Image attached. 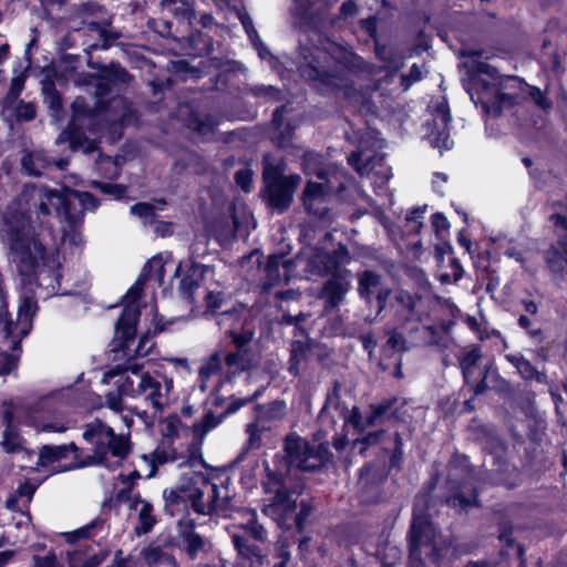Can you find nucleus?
I'll use <instances>...</instances> for the list:
<instances>
[{"mask_svg": "<svg viewBox=\"0 0 567 567\" xmlns=\"http://www.w3.org/2000/svg\"><path fill=\"white\" fill-rule=\"evenodd\" d=\"M41 188L25 189L18 199L24 203L30 197L34 202V209L16 213L9 207L6 223L8 226V248L10 260L16 265L23 282L38 287L45 286L52 291L59 285L61 261L58 247L52 240V230L47 226L45 218L39 209L38 193Z\"/></svg>", "mask_w": 567, "mask_h": 567, "instance_id": "1", "label": "nucleus"}, {"mask_svg": "<svg viewBox=\"0 0 567 567\" xmlns=\"http://www.w3.org/2000/svg\"><path fill=\"white\" fill-rule=\"evenodd\" d=\"M209 486L207 477L196 471L185 473L177 487L164 491L167 505H178L189 501L192 508L200 515L228 516L233 509L231 498L226 486H210V495L207 502L203 501L205 488Z\"/></svg>", "mask_w": 567, "mask_h": 567, "instance_id": "2", "label": "nucleus"}, {"mask_svg": "<svg viewBox=\"0 0 567 567\" xmlns=\"http://www.w3.org/2000/svg\"><path fill=\"white\" fill-rule=\"evenodd\" d=\"M379 310L388 309L398 328L412 337L413 346L436 344V328L422 326L421 313L416 309L420 298L409 291L398 288L379 290L377 295Z\"/></svg>", "mask_w": 567, "mask_h": 567, "instance_id": "3", "label": "nucleus"}, {"mask_svg": "<svg viewBox=\"0 0 567 567\" xmlns=\"http://www.w3.org/2000/svg\"><path fill=\"white\" fill-rule=\"evenodd\" d=\"M124 379L121 391L132 399H142L152 406L154 414H161L172 402L174 382L161 372L145 371L142 364L127 361L121 369Z\"/></svg>", "mask_w": 567, "mask_h": 567, "instance_id": "4", "label": "nucleus"}, {"mask_svg": "<svg viewBox=\"0 0 567 567\" xmlns=\"http://www.w3.org/2000/svg\"><path fill=\"white\" fill-rule=\"evenodd\" d=\"M305 59L307 63L300 68L303 78L333 86H338L337 79L344 70L357 71L364 66L359 55L331 41H327L323 49H313Z\"/></svg>", "mask_w": 567, "mask_h": 567, "instance_id": "5", "label": "nucleus"}, {"mask_svg": "<svg viewBox=\"0 0 567 567\" xmlns=\"http://www.w3.org/2000/svg\"><path fill=\"white\" fill-rule=\"evenodd\" d=\"M477 71L491 80L474 79L467 89L471 100L475 105L480 104L485 113L498 115L504 105H512L515 102L522 83L517 76L498 74L497 70L487 63H480Z\"/></svg>", "mask_w": 567, "mask_h": 567, "instance_id": "6", "label": "nucleus"}, {"mask_svg": "<svg viewBox=\"0 0 567 567\" xmlns=\"http://www.w3.org/2000/svg\"><path fill=\"white\" fill-rule=\"evenodd\" d=\"M264 467L266 478L262 485L266 493L272 496L262 512L279 525H285L297 508L296 498H293L297 494V485H293L292 477H289V465L282 457L277 456L271 463L264 462Z\"/></svg>", "mask_w": 567, "mask_h": 567, "instance_id": "7", "label": "nucleus"}, {"mask_svg": "<svg viewBox=\"0 0 567 567\" xmlns=\"http://www.w3.org/2000/svg\"><path fill=\"white\" fill-rule=\"evenodd\" d=\"M83 439L92 445V453H84L80 466L118 465L130 453L128 435L115 434L114 430L96 419L84 426Z\"/></svg>", "mask_w": 567, "mask_h": 567, "instance_id": "8", "label": "nucleus"}, {"mask_svg": "<svg viewBox=\"0 0 567 567\" xmlns=\"http://www.w3.org/2000/svg\"><path fill=\"white\" fill-rule=\"evenodd\" d=\"M450 549L447 540L424 516L414 515L410 535L412 567L439 566Z\"/></svg>", "mask_w": 567, "mask_h": 567, "instance_id": "9", "label": "nucleus"}, {"mask_svg": "<svg viewBox=\"0 0 567 567\" xmlns=\"http://www.w3.org/2000/svg\"><path fill=\"white\" fill-rule=\"evenodd\" d=\"M165 274V267L162 257H153L143 268L135 285L124 296V310L116 322V332L121 333L125 341H128L135 334L138 308L135 305L141 296L142 287L147 280H155L162 285Z\"/></svg>", "mask_w": 567, "mask_h": 567, "instance_id": "10", "label": "nucleus"}, {"mask_svg": "<svg viewBox=\"0 0 567 567\" xmlns=\"http://www.w3.org/2000/svg\"><path fill=\"white\" fill-rule=\"evenodd\" d=\"M285 455L282 457L289 465V477H292L291 467L311 472L323 467L330 460L328 445L324 443L309 444L305 439L292 433L287 435L284 444Z\"/></svg>", "mask_w": 567, "mask_h": 567, "instance_id": "11", "label": "nucleus"}, {"mask_svg": "<svg viewBox=\"0 0 567 567\" xmlns=\"http://www.w3.org/2000/svg\"><path fill=\"white\" fill-rule=\"evenodd\" d=\"M72 111L71 122L68 128L60 134L56 143L69 142L72 151L82 150L84 153H91L96 148V142L86 137L84 130L95 131V125L103 114L87 107L82 97H76L73 101Z\"/></svg>", "mask_w": 567, "mask_h": 567, "instance_id": "12", "label": "nucleus"}, {"mask_svg": "<svg viewBox=\"0 0 567 567\" xmlns=\"http://www.w3.org/2000/svg\"><path fill=\"white\" fill-rule=\"evenodd\" d=\"M37 311V298L31 289H25L21 296L16 321L3 318V313L0 312L1 349L11 352H16L20 349L21 340L27 337L32 329V322Z\"/></svg>", "mask_w": 567, "mask_h": 567, "instance_id": "13", "label": "nucleus"}, {"mask_svg": "<svg viewBox=\"0 0 567 567\" xmlns=\"http://www.w3.org/2000/svg\"><path fill=\"white\" fill-rule=\"evenodd\" d=\"M284 168L265 164L264 181L266 185V197L269 205L278 212H285L292 202L295 190L301 182L297 174L282 175Z\"/></svg>", "mask_w": 567, "mask_h": 567, "instance_id": "14", "label": "nucleus"}, {"mask_svg": "<svg viewBox=\"0 0 567 567\" xmlns=\"http://www.w3.org/2000/svg\"><path fill=\"white\" fill-rule=\"evenodd\" d=\"M39 209L44 216H50L53 210L59 215L63 214L68 219L72 216L69 206L72 199H78L83 209H94L97 206L96 199L86 192H78L69 188L62 190L41 187L38 193Z\"/></svg>", "mask_w": 567, "mask_h": 567, "instance_id": "15", "label": "nucleus"}, {"mask_svg": "<svg viewBox=\"0 0 567 567\" xmlns=\"http://www.w3.org/2000/svg\"><path fill=\"white\" fill-rule=\"evenodd\" d=\"M306 271L311 275L327 276L340 270V267L348 262L349 256L346 247L341 246L332 254H328L321 249L309 247L303 250Z\"/></svg>", "mask_w": 567, "mask_h": 567, "instance_id": "16", "label": "nucleus"}, {"mask_svg": "<svg viewBox=\"0 0 567 567\" xmlns=\"http://www.w3.org/2000/svg\"><path fill=\"white\" fill-rule=\"evenodd\" d=\"M115 377H118L115 382L117 384V390L107 392L104 395V403L101 406H104L112 411L114 414L120 415L127 430H130L133 425V411L124 403V398H128L127 394H124L121 391V381L124 379L122 370L114 368L106 371L103 374L102 381L104 383H110V381Z\"/></svg>", "mask_w": 567, "mask_h": 567, "instance_id": "17", "label": "nucleus"}, {"mask_svg": "<svg viewBox=\"0 0 567 567\" xmlns=\"http://www.w3.org/2000/svg\"><path fill=\"white\" fill-rule=\"evenodd\" d=\"M331 188L326 183L308 182L303 189L305 209L321 219L328 218V198Z\"/></svg>", "mask_w": 567, "mask_h": 567, "instance_id": "18", "label": "nucleus"}, {"mask_svg": "<svg viewBox=\"0 0 567 567\" xmlns=\"http://www.w3.org/2000/svg\"><path fill=\"white\" fill-rule=\"evenodd\" d=\"M72 456L73 465L71 467H81L80 461L82 457V450L74 443L64 445H43L40 449L37 465L40 467L54 466L55 463Z\"/></svg>", "mask_w": 567, "mask_h": 567, "instance_id": "19", "label": "nucleus"}, {"mask_svg": "<svg viewBox=\"0 0 567 567\" xmlns=\"http://www.w3.org/2000/svg\"><path fill=\"white\" fill-rule=\"evenodd\" d=\"M221 423V417L215 416L212 412H208L204 415V417L196 422L193 425V433L196 440L188 452V463L192 467H197L198 465L205 466V461L200 452L202 443L205 436L215 427H217Z\"/></svg>", "mask_w": 567, "mask_h": 567, "instance_id": "20", "label": "nucleus"}, {"mask_svg": "<svg viewBox=\"0 0 567 567\" xmlns=\"http://www.w3.org/2000/svg\"><path fill=\"white\" fill-rule=\"evenodd\" d=\"M400 403L398 398L386 399L378 404L370 405L368 413V421L365 424L372 426L384 424L386 421L394 419L400 422H405L406 411L403 409V403Z\"/></svg>", "mask_w": 567, "mask_h": 567, "instance_id": "21", "label": "nucleus"}, {"mask_svg": "<svg viewBox=\"0 0 567 567\" xmlns=\"http://www.w3.org/2000/svg\"><path fill=\"white\" fill-rule=\"evenodd\" d=\"M350 288V272L340 269L332 274V278L324 284L322 295L330 307H337Z\"/></svg>", "mask_w": 567, "mask_h": 567, "instance_id": "22", "label": "nucleus"}, {"mask_svg": "<svg viewBox=\"0 0 567 567\" xmlns=\"http://www.w3.org/2000/svg\"><path fill=\"white\" fill-rule=\"evenodd\" d=\"M452 117L450 114V110L446 103H440L434 112V123L442 128L436 133L432 132L430 135L431 143L434 147L440 150H450L452 147L453 142L450 138V134L447 131V126L451 122Z\"/></svg>", "mask_w": 567, "mask_h": 567, "instance_id": "23", "label": "nucleus"}, {"mask_svg": "<svg viewBox=\"0 0 567 567\" xmlns=\"http://www.w3.org/2000/svg\"><path fill=\"white\" fill-rule=\"evenodd\" d=\"M340 388V383L336 382L332 391L328 394L320 414L322 420L329 419L332 423L338 421L347 423L349 409L341 399Z\"/></svg>", "mask_w": 567, "mask_h": 567, "instance_id": "24", "label": "nucleus"}, {"mask_svg": "<svg viewBox=\"0 0 567 567\" xmlns=\"http://www.w3.org/2000/svg\"><path fill=\"white\" fill-rule=\"evenodd\" d=\"M210 272V268L193 264L181 279L179 291L182 296L189 301H194L195 291L199 288L200 281Z\"/></svg>", "mask_w": 567, "mask_h": 567, "instance_id": "25", "label": "nucleus"}, {"mask_svg": "<svg viewBox=\"0 0 567 567\" xmlns=\"http://www.w3.org/2000/svg\"><path fill=\"white\" fill-rule=\"evenodd\" d=\"M311 348L308 342L293 341L290 347V359L288 370L292 375L301 374L308 364Z\"/></svg>", "mask_w": 567, "mask_h": 567, "instance_id": "26", "label": "nucleus"}, {"mask_svg": "<svg viewBox=\"0 0 567 567\" xmlns=\"http://www.w3.org/2000/svg\"><path fill=\"white\" fill-rule=\"evenodd\" d=\"M104 559L103 555L91 554L87 546H80L68 553L70 567H97Z\"/></svg>", "mask_w": 567, "mask_h": 567, "instance_id": "27", "label": "nucleus"}, {"mask_svg": "<svg viewBox=\"0 0 567 567\" xmlns=\"http://www.w3.org/2000/svg\"><path fill=\"white\" fill-rule=\"evenodd\" d=\"M506 359L516 368L518 373L525 380H535L538 383L547 382L546 374L537 371V369L522 354H507Z\"/></svg>", "mask_w": 567, "mask_h": 567, "instance_id": "28", "label": "nucleus"}, {"mask_svg": "<svg viewBox=\"0 0 567 567\" xmlns=\"http://www.w3.org/2000/svg\"><path fill=\"white\" fill-rule=\"evenodd\" d=\"M221 370V353L215 351L199 368V386L202 391L207 390L212 377L217 375Z\"/></svg>", "mask_w": 567, "mask_h": 567, "instance_id": "29", "label": "nucleus"}, {"mask_svg": "<svg viewBox=\"0 0 567 567\" xmlns=\"http://www.w3.org/2000/svg\"><path fill=\"white\" fill-rule=\"evenodd\" d=\"M153 465H162L166 463H177L178 467H190L193 468L188 461V456H183L178 454L174 449L161 446L154 451L152 454Z\"/></svg>", "mask_w": 567, "mask_h": 567, "instance_id": "30", "label": "nucleus"}, {"mask_svg": "<svg viewBox=\"0 0 567 567\" xmlns=\"http://www.w3.org/2000/svg\"><path fill=\"white\" fill-rule=\"evenodd\" d=\"M141 555L145 564L150 567H177L175 558L172 555L164 553L159 547L148 546L142 551Z\"/></svg>", "mask_w": 567, "mask_h": 567, "instance_id": "31", "label": "nucleus"}, {"mask_svg": "<svg viewBox=\"0 0 567 567\" xmlns=\"http://www.w3.org/2000/svg\"><path fill=\"white\" fill-rule=\"evenodd\" d=\"M138 524L135 526L136 535L148 533L156 523L155 515L153 514V505L147 501L142 499L138 503Z\"/></svg>", "mask_w": 567, "mask_h": 567, "instance_id": "32", "label": "nucleus"}, {"mask_svg": "<svg viewBox=\"0 0 567 567\" xmlns=\"http://www.w3.org/2000/svg\"><path fill=\"white\" fill-rule=\"evenodd\" d=\"M381 276L367 270L363 271L359 277L358 291L362 298L367 301L371 300V296L377 291L380 286Z\"/></svg>", "mask_w": 567, "mask_h": 567, "instance_id": "33", "label": "nucleus"}, {"mask_svg": "<svg viewBox=\"0 0 567 567\" xmlns=\"http://www.w3.org/2000/svg\"><path fill=\"white\" fill-rule=\"evenodd\" d=\"M162 8L176 18L190 19L194 14L189 0H162Z\"/></svg>", "mask_w": 567, "mask_h": 567, "instance_id": "34", "label": "nucleus"}, {"mask_svg": "<svg viewBox=\"0 0 567 567\" xmlns=\"http://www.w3.org/2000/svg\"><path fill=\"white\" fill-rule=\"evenodd\" d=\"M122 482L125 486L117 491L116 501L126 504L130 509H137L142 498L138 493L133 492V480L123 477Z\"/></svg>", "mask_w": 567, "mask_h": 567, "instance_id": "35", "label": "nucleus"}, {"mask_svg": "<svg viewBox=\"0 0 567 567\" xmlns=\"http://www.w3.org/2000/svg\"><path fill=\"white\" fill-rule=\"evenodd\" d=\"M269 429L260 421L248 424L246 427V432L248 434V440H247L245 450L252 451V450L260 449L262 445L264 434Z\"/></svg>", "mask_w": 567, "mask_h": 567, "instance_id": "36", "label": "nucleus"}, {"mask_svg": "<svg viewBox=\"0 0 567 567\" xmlns=\"http://www.w3.org/2000/svg\"><path fill=\"white\" fill-rule=\"evenodd\" d=\"M225 363L229 374H236L245 371L251 364L247 358L246 350H237L236 352L228 353L225 357Z\"/></svg>", "mask_w": 567, "mask_h": 567, "instance_id": "37", "label": "nucleus"}, {"mask_svg": "<svg viewBox=\"0 0 567 567\" xmlns=\"http://www.w3.org/2000/svg\"><path fill=\"white\" fill-rule=\"evenodd\" d=\"M13 419V414L11 411H6L4 413V420L8 423V426L6 431L3 432V440L1 442L2 447L4 451L12 453L17 452L21 447L20 437L17 433L13 432V430L10 426V423Z\"/></svg>", "mask_w": 567, "mask_h": 567, "instance_id": "38", "label": "nucleus"}, {"mask_svg": "<svg viewBox=\"0 0 567 567\" xmlns=\"http://www.w3.org/2000/svg\"><path fill=\"white\" fill-rule=\"evenodd\" d=\"M482 354L478 348H472L466 350L460 360V365L462 368L464 378L466 381L473 375L474 369L481 359Z\"/></svg>", "mask_w": 567, "mask_h": 567, "instance_id": "39", "label": "nucleus"}, {"mask_svg": "<svg viewBox=\"0 0 567 567\" xmlns=\"http://www.w3.org/2000/svg\"><path fill=\"white\" fill-rule=\"evenodd\" d=\"M233 542L237 550L245 557L256 558L257 561L260 560L261 556L259 549L252 545H249L247 539L241 536L234 535Z\"/></svg>", "mask_w": 567, "mask_h": 567, "instance_id": "40", "label": "nucleus"}, {"mask_svg": "<svg viewBox=\"0 0 567 567\" xmlns=\"http://www.w3.org/2000/svg\"><path fill=\"white\" fill-rule=\"evenodd\" d=\"M183 539L190 558H195L204 547V539L196 533H184Z\"/></svg>", "mask_w": 567, "mask_h": 567, "instance_id": "41", "label": "nucleus"}, {"mask_svg": "<svg viewBox=\"0 0 567 567\" xmlns=\"http://www.w3.org/2000/svg\"><path fill=\"white\" fill-rule=\"evenodd\" d=\"M348 163L354 167L360 175L369 174L371 166L369 158L362 152H353L348 157Z\"/></svg>", "mask_w": 567, "mask_h": 567, "instance_id": "42", "label": "nucleus"}, {"mask_svg": "<svg viewBox=\"0 0 567 567\" xmlns=\"http://www.w3.org/2000/svg\"><path fill=\"white\" fill-rule=\"evenodd\" d=\"M399 330H401L400 328H398V326L391 331L390 333V337L388 339V344L393 349V350H396V351H406L408 349H410V347H414L412 344V340H410V344L408 342V340L403 337V333L400 332ZM410 339H412V337L410 336Z\"/></svg>", "mask_w": 567, "mask_h": 567, "instance_id": "43", "label": "nucleus"}, {"mask_svg": "<svg viewBox=\"0 0 567 567\" xmlns=\"http://www.w3.org/2000/svg\"><path fill=\"white\" fill-rule=\"evenodd\" d=\"M41 155L39 153H29L22 157V169L29 175H40L39 162Z\"/></svg>", "mask_w": 567, "mask_h": 567, "instance_id": "44", "label": "nucleus"}, {"mask_svg": "<svg viewBox=\"0 0 567 567\" xmlns=\"http://www.w3.org/2000/svg\"><path fill=\"white\" fill-rule=\"evenodd\" d=\"M368 421V414L362 415L358 408H353L352 411H348V420L357 430L364 431L365 429L372 426V424H365Z\"/></svg>", "mask_w": 567, "mask_h": 567, "instance_id": "45", "label": "nucleus"}, {"mask_svg": "<svg viewBox=\"0 0 567 567\" xmlns=\"http://www.w3.org/2000/svg\"><path fill=\"white\" fill-rule=\"evenodd\" d=\"M43 92L45 94V101L49 103L50 109H52L55 112H59L61 110V99L58 92L55 91L54 86L52 84H47L43 87Z\"/></svg>", "mask_w": 567, "mask_h": 567, "instance_id": "46", "label": "nucleus"}, {"mask_svg": "<svg viewBox=\"0 0 567 567\" xmlns=\"http://www.w3.org/2000/svg\"><path fill=\"white\" fill-rule=\"evenodd\" d=\"M254 518L255 513L252 514L251 520L245 526V529L252 536L254 539L264 542L266 539V530Z\"/></svg>", "mask_w": 567, "mask_h": 567, "instance_id": "47", "label": "nucleus"}, {"mask_svg": "<svg viewBox=\"0 0 567 567\" xmlns=\"http://www.w3.org/2000/svg\"><path fill=\"white\" fill-rule=\"evenodd\" d=\"M154 347V342L152 341V338L148 334H144L140 338L138 344L135 349V355L136 357H146L151 353V350Z\"/></svg>", "mask_w": 567, "mask_h": 567, "instance_id": "48", "label": "nucleus"}, {"mask_svg": "<svg viewBox=\"0 0 567 567\" xmlns=\"http://www.w3.org/2000/svg\"><path fill=\"white\" fill-rule=\"evenodd\" d=\"M131 213L147 219L154 216V207L147 203H137L131 207Z\"/></svg>", "mask_w": 567, "mask_h": 567, "instance_id": "49", "label": "nucleus"}, {"mask_svg": "<svg viewBox=\"0 0 567 567\" xmlns=\"http://www.w3.org/2000/svg\"><path fill=\"white\" fill-rule=\"evenodd\" d=\"M205 299L207 308L210 309L212 311H216L218 308H220L224 301V296L220 291L209 290L205 295Z\"/></svg>", "mask_w": 567, "mask_h": 567, "instance_id": "50", "label": "nucleus"}, {"mask_svg": "<svg viewBox=\"0 0 567 567\" xmlns=\"http://www.w3.org/2000/svg\"><path fill=\"white\" fill-rule=\"evenodd\" d=\"M236 184L244 189L249 192L251 187V172L249 169H240L235 174Z\"/></svg>", "mask_w": 567, "mask_h": 567, "instance_id": "51", "label": "nucleus"}, {"mask_svg": "<svg viewBox=\"0 0 567 567\" xmlns=\"http://www.w3.org/2000/svg\"><path fill=\"white\" fill-rule=\"evenodd\" d=\"M267 276L270 282L274 285L280 280L279 275V259L277 257L271 258L266 267Z\"/></svg>", "mask_w": 567, "mask_h": 567, "instance_id": "52", "label": "nucleus"}, {"mask_svg": "<svg viewBox=\"0 0 567 567\" xmlns=\"http://www.w3.org/2000/svg\"><path fill=\"white\" fill-rule=\"evenodd\" d=\"M17 116L20 120H32L35 116V107L31 103H20L17 109Z\"/></svg>", "mask_w": 567, "mask_h": 567, "instance_id": "53", "label": "nucleus"}, {"mask_svg": "<svg viewBox=\"0 0 567 567\" xmlns=\"http://www.w3.org/2000/svg\"><path fill=\"white\" fill-rule=\"evenodd\" d=\"M432 226L435 233L441 235L443 231L449 229L450 223L444 215L437 213L432 216Z\"/></svg>", "mask_w": 567, "mask_h": 567, "instance_id": "54", "label": "nucleus"}, {"mask_svg": "<svg viewBox=\"0 0 567 567\" xmlns=\"http://www.w3.org/2000/svg\"><path fill=\"white\" fill-rule=\"evenodd\" d=\"M254 333L251 331H244L240 333H233V342L238 350H245V347L251 341Z\"/></svg>", "mask_w": 567, "mask_h": 567, "instance_id": "55", "label": "nucleus"}, {"mask_svg": "<svg viewBox=\"0 0 567 567\" xmlns=\"http://www.w3.org/2000/svg\"><path fill=\"white\" fill-rule=\"evenodd\" d=\"M35 492V486L29 482H24L21 485H19L16 495L19 498H25V503L30 502L33 494Z\"/></svg>", "mask_w": 567, "mask_h": 567, "instance_id": "56", "label": "nucleus"}, {"mask_svg": "<svg viewBox=\"0 0 567 567\" xmlns=\"http://www.w3.org/2000/svg\"><path fill=\"white\" fill-rule=\"evenodd\" d=\"M286 404L282 401L272 402L267 411L269 419H281L285 414Z\"/></svg>", "mask_w": 567, "mask_h": 567, "instance_id": "57", "label": "nucleus"}, {"mask_svg": "<svg viewBox=\"0 0 567 567\" xmlns=\"http://www.w3.org/2000/svg\"><path fill=\"white\" fill-rule=\"evenodd\" d=\"M103 193L114 195L120 197L124 194L125 189L120 185L105 184V183H96L95 184Z\"/></svg>", "mask_w": 567, "mask_h": 567, "instance_id": "58", "label": "nucleus"}, {"mask_svg": "<svg viewBox=\"0 0 567 567\" xmlns=\"http://www.w3.org/2000/svg\"><path fill=\"white\" fill-rule=\"evenodd\" d=\"M109 76H112L114 81L121 83H125L130 80L128 73L120 66H113L109 72Z\"/></svg>", "mask_w": 567, "mask_h": 567, "instance_id": "59", "label": "nucleus"}, {"mask_svg": "<svg viewBox=\"0 0 567 567\" xmlns=\"http://www.w3.org/2000/svg\"><path fill=\"white\" fill-rule=\"evenodd\" d=\"M530 94L535 103L542 109H548L550 106L548 99L543 94V92L539 89L534 87Z\"/></svg>", "mask_w": 567, "mask_h": 567, "instance_id": "60", "label": "nucleus"}, {"mask_svg": "<svg viewBox=\"0 0 567 567\" xmlns=\"http://www.w3.org/2000/svg\"><path fill=\"white\" fill-rule=\"evenodd\" d=\"M425 213V206L423 208H415L413 209L406 217V220L409 223H414L415 224V228H417L419 226H421V221L420 219L423 218V215Z\"/></svg>", "mask_w": 567, "mask_h": 567, "instance_id": "61", "label": "nucleus"}, {"mask_svg": "<svg viewBox=\"0 0 567 567\" xmlns=\"http://www.w3.org/2000/svg\"><path fill=\"white\" fill-rule=\"evenodd\" d=\"M340 11L343 17H353L358 12V7L352 0H349L342 3Z\"/></svg>", "mask_w": 567, "mask_h": 567, "instance_id": "62", "label": "nucleus"}, {"mask_svg": "<svg viewBox=\"0 0 567 567\" xmlns=\"http://www.w3.org/2000/svg\"><path fill=\"white\" fill-rule=\"evenodd\" d=\"M34 565H35V567H54L55 559H54V557H51V556L34 557Z\"/></svg>", "mask_w": 567, "mask_h": 567, "instance_id": "63", "label": "nucleus"}, {"mask_svg": "<svg viewBox=\"0 0 567 567\" xmlns=\"http://www.w3.org/2000/svg\"><path fill=\"white\" fill-rule=\"evenodd\" d=\"M550 221L555 227L567 230V217L560 214H554L550 216Z\"/></svg>", "mask_w": 567, "mask_h": 567, "instance_id": "64", "label": "nucleus"}]
</instances>
